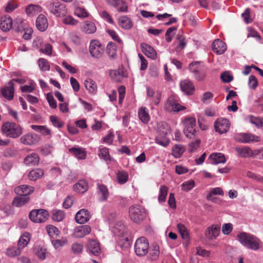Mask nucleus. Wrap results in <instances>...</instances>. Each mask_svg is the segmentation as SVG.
Masks as SVG:
<instances>
[{
    "label": "nucleus",
    "mask_w": 263,
    "mask_h": 263,
    "mask_svg": "<svg viewBox=\"0 0 263 263\" xmlns=\"http://www.w3.org/2000/svg\"><path fill=\"white\" fill-rule=\"evenodd\" d=\"M237 237L240 243L249 249L257 251L260 247L261 241L252 234L242 232L238 234Z\"/></svg>",
    "instance_id": "f257e3e1"
},
{
    "label": "nucleus",
    "mask_w": 263,
    "mask_h": 263,
    "mask_svg": "<svg viewBox=\"0 0 263 263\" xmlns=\"http://www.w3.org/2000/svg\"><path fill=\"white\" fill-rule=\"evenodd\" d=\"M2 133L8 137L16 138L23 133V128L14 122H6L1 127Z\"/></svg>",
    "instance_id": "f03ea898"
},
{
    "label": "nucleus",
    "mask_w": 263,
    "mask_h": 263,
    "mask_svg": "<svg viewBox=\"0 0 263 263\" xmlns=\"http://www.w3.org/2000/svg\"><path fill=\"white\" fill-rule=\"evenodd\" d=\"M189 70L194 74V78L198 81H202L206 76L207 69L198 61L192 62L189 65Z\"/></svg>",
    "instance_id": "7ed1b4c3"
},
{
    "label": "nucleus",
    "mask_w": 263,
    "mask_h": 263,
    "mask_svg": "<svg viewBox=\"0 0 263 263\" xmlns=\"http://www.w3.org/2000/svg\"><path fill=\"white\" fill-rule=\"evenodd\" d=\"M129 215L130 219L134 222L139 223L146 216L145 210L139 205H134L129 209Z\"/></svg>",
    "instance_id": "20e7f679"
},
{
    "label": "nucleus",
    "mask_w": 263,
    "mask_h": 263,
    "mask_svg": "<svg viewBox=\"0 0 263 263\" xmlns=\"http://www.w3.org/2000/svg\"><path fill=\"white\" fill-rule=\"evenodd\" d=\"M184 126L183 133L186 137L193 138L196 137V121L195 118L186 117L182 121Z\"/></svg>",
    "instance_id": "39448f33"
},
{
    "label": "nucleus",
    "mask_w": 263,
    "mask_h": 263,
    "mask_svg": "<svg viewBox=\"0 0 263 263\" xmlns=\"http://www.w3.org/2000/svg\"><path fill=\"white\" fill-rule=\"evenodd\" d=\"M46 7L50 13L58 17L64 16L67 13L65 5L58 1L47 3Z\"/></svg>",
    "instance_id": "423d86ee"
},
{
    "label": "nucleus",
    "mask_w": 263,
    "mask_h": 263,
    "mask_svg": "<svg viewBox=\"0 0 263 263\" xmlns=\"http://www.w3.org/2000/svg\"><path fill=\"white\" fill-rule=\"evenodd\" d=\"M49 216L48 212L44 209L33 210L30 212V219L35 223H41L46 221Z\"/></svg>",
    "instance_id": "0eeeda50"
},
{
    "label": "nucleus",
    "mask_w": 263,
    "mask_h": 263,
    "mask_svg": "<svg viewBox=\"0 0 263 263\" xmlns=\"http://www.w3.org/2000/svg\"><path fill=\"white\" fill-rule=\"evenodd\" d=\"M134 247L136 255L139 256H143L148 252V241L145 237H141L137 239Z\"/></svg>",
    "instance_id": "6e6552de"
},
{
    "label": "nucleus",
    "mask_w": 263,
    "mask_h": 263,
    "mask_svg": "<svg viewBox=\"0 0 263 263\" xmlns=\"http://www.w3.org/2000/svg\"><path fill=\"white\" fill-rule=\"evenodd\" d=\"M89 51L93 58L100 59L104 54V49L99 41L92 40L90 43Z\"/></svg>",
    "instance_id": "1a4fd4ad"
},
{
    "label": "nucleus",
    "mask_w": 263,
    "mask_h": 263,
    "mask_svg": "<svg viewBox=\"0 0 263 263\" xmlns=\"http://www.w3.org/2000/svg\"><path fill=\"white\" fill-rule=\"evenodd\" d=\"M177 98L174 96L170 97L165 103L164 108L169 112H178L185 109V107L177 102Z\"/></svg>",
    "instance_id": "9d476101"
},
{
    "label": "nucleus",
    "mask_w": 263,
    "mask_h": 263,
    "mask_svg": "<svg viewBox=\"0 0 263 263\" xmlns=\"http://www.w3.org/2000/svg\"><path fill=\"white\" fill-rule=\"evenodd\" d=\"M230 126L229 121L226 118H219L214 122V127L216 132L220 134L228 132Z\"/></svg>",
    "instance_id": "9b49d317"
},
{
    "label": "nucleus",
    "mask_w": 263,
    "mask_h": 263,
    "mask_svg": "<svg viewBox=\"0 0 263 263\" xmlns=\"http://www.w3.org/2000/svg\"><path fill=\"white\" fill-rule=\"evenodd\" d=\"M40 140V136L35 134H26L20 138L21 143L28 145L36 144Z\"/></svg>",
    "instance_id": "f8f14e48"
},
{
    "label": "nucleus",
    "mask_w": 263,
    "mask_h": 263,
    "mask_svg": "<svg viewBox=\"0 0 263 263\" xmlns=\"http://www.w3.org/2000/svg\"><path fill=\"white\" fill-rule=\"evenodd\" d=\"M181 90L187 95H192L195 91V86L192 81L189 80H182L180 82Z\"/></svg>",
    "instance_id": "ddd939ff"
},
{
    "label": "nucleus",
    "mask_w": 263,
    "mask_h": 263,
    "mask_svg": "<svg viewBox=\"0 0 263 263\" xmlns=\"http://www.w3.org/2000/svg\"><path fill=\"white\" fill-rule=\"evenodd\" d=\"M13 24V20L10 16L4 15L0 18V29L4 32H8L12 29Z\"/></svg>",
    "instance_id": "4468645a"
},
{
    "label": "nucleus",
    "mask_w": 263,
    "mask_h": 263,
    "mask_svg": "<svg viewBox=\"0 0 263 263\" xmlns=\"http://www.w3.org/2000/svg\"><path fill=\"white\" fill-rule=\"evenodd\" d=\"M220 231V227L218 224H213L208 228L205 232L206 238L210 240L215 239L219 235Z\"/></svg>",
    "instance_id": "2eb2a0df"
},
{
    "label": "nucleus",
    "mask_w": 263,
    "mask_h": 263,
    "mask_svg": "<svg viewBox=\"0 0 263 263\" xmlns=\"http://www.w3.org/2000/svg\"><path fill=\"white\" fill-rule=\"evenodd\" d=\"M141 48L142 52L147 57L152 60L157 59V52L151 46L146 43H142L141 44Z\"/></svg>",
    "instance_id": "dca6fc26"
},
{
    "label": "nucleus",
    "mask_w": 263,
    "mask_h": 263,
    "mask_svg": "<svg viewBox=\"0 0 263 263\" xmlns=\"http://www.w3.org/2000/svg\"><path fill=\"white\" fill-rule=\"evenodd\" d=\"M212 49L217 54H222L226 51L227 45L222 41L217 39L213 43Z\"/></svg>",
    "instance_id": "f3484780"
},
{
    "label": "nucleus",
    "mask_w": 263,
    "mask_h": 263,
    "mask_svg": "<svg viewBox=\"0 0 263 263\" xmlns=\"http://www.w3.org/2000/svg\"><path fill=\"white\" fill-rule=\"evenodd\" d=\"M34 191V188L30 185L23 184L16 187L14 189V192L17 195H27L29 196Z\"/></svg>",
    "instance_id": "a211bd4d"
},
{
    "label": "nucleus",
    "mask_w": 263,
    "mask_h": 263,
    "mask_svg": "<svg viewBox=\"0 0 263 263\" xmlns=\"http://www.w3.org/2000/svg\"><path fill=\"white\" fill-rule=\"evenodd\" d=\"M147 97L151 99L153 103L157 105L159 104L161 97V93L158 91H155L151 87L146 88Z\"/></svg>",
    "instance_id": "6ab92c4d"
},
{
    "label": "nucleus",
    "mask_w": 263,
    "mask_h": 263,
    "mask_svg": "<svg viewBox=\"0 0 263 263\" xmlns=\"http://www.w3.org/2000/svg\"><path fill=\"white\" fill-rule=\"evenodd\" d=\"M90 218L89 212L87 210L82 209L80 210L75 216V219L77 222L82 224L88 221Z\"/></svg>",
    "instance_id": "aec40b11"
},
{
    "label": "nucleus",
    "mask_w": 263,
    "mask_h": 263,
    "mask_svg": "<svg viewBox=\"0 0 263 263\" xmlns=\"http://www.w3.org/2000/svg\"><path fill=\"white\" fill-rule=\"evenodd\" d=\"M48 26L47 18L43 14H40L36 21V26L37 29L41 31H45Z\"/></svg>",
    "instance_id": "412c9836"
},
{
    "label": "nucleus",
    "mask_w": 263,
    "mask_h": 263,
    "mask_svg": "<svg viewBox=\"0 0 263 263\" xmlns=\"http://www.w3.org/2000/svg\"><path fill=\"white\" fill-rule=\"evenodd\" d=\"M91 230L90 227L88 225L80 226L75 229L74 235L77 238H82L89 234Z\"/></svg>",
    "instance_id": "4be33fe9"
},
{
    "label": "nucleus",
    "mask_w": 263,
    "mask_h": 263,
    "mask_svg": "<svg viewBox=\"0 0 263 263\" xmlns=\"http://www.w3.org/2000/svg\"><path fill=\"white\" fill-rule=\"evenodd\" d=\"M97 193L100 196V200L106 201L109 195V192L107 186L103 184L97 183Z\"/></svg>",
    "instance_id": "5701e85b"
},
{
    "label": "nucleus",
    "mask_w": 263,
    "mask_h": 263,
    "mask_svg": "<svg viewBox=\"0 0 263 263\" xmlns=\"http://www.w3.org/2000/svg\"><path fill=\"white\" fill-rule=\"evenodd\" d=\"M88 248L89 251L95 256L99 255L101 253L100 243L95 240H92L89 241Z\"/></svg>",
    "instance_id": "b1692460"
},
{
    "label": "nucleus",
    "mask_w": 263,
    "mask_h": 263,
    "mask_svg": "<svg viewBox=\"0 0 263 263\" xmlns=\"http://www.w3.org/2000/svg\"><path fill=\"white\" fill-rule=\"evenodd\" d=\"M14 90V83L12 82H9V86L2 89V95L4 98L11 100L13 98Z\"/></svg>",
    "instance_id": "393cba45"
},
{
    "label": "nucleus",
    "mask_w": 263,
    "mask_h": 263,
    "mask_svg": "<svg viewBox=\"0 0 263 263\" xmlns=\"http://www.w3.org/2000/svg\"><path fill=\"white\" fill-rule=\"evenodd\" d=\"M40 161V158L36 153H31L27 156L24 160V162L27 165H37Z\"/></svg>",
    "instance_id": "a878e982"
},
{
    "label": "nucleus",
    "mask_w": 263,
    "mask_h": 263,
    "mask_svg": "<svg viewBox=\"0 0 263 263\" xmlns=\"http://www.w3.org/2000/svg\"><path fill=\"white\" fill-rule=\"evenodd\" d=\"M119 25L123 29H130L133 27V22L127 16L120 17L118 20Z\"/></svg>",
    "instance_id": "bb28decb"
},
{
    "label": "nucleus",
    "mask_w": 263,
    "mask_h": 263,
    "mask_svg": "<svg viewBox=\"0 0 263 263\" xmlns=\"http://www.w3.org/2000/svg\"><path fill=\"white\" fill-rule=\"evenodd\" d=\"M235 151L238 154V156L241 157L247 158L251 157L253 155L252 149L247 146L245 147H236Z\"/></svg>",
    "instance_id": "cd10ccee"
},
{
    "label": "nucleus",
    "mask_w": 263,
    "mask_h": 263,
    "mask_svg": "<svg viewBox=\"0 0 263 263\" xmlns=\"http://www.w3.org/2000/svg\"><path fill=\"white\" fill-rule=\"evenodd\" d=\"M240 139L239 141L243 143H250L251 142H258L260 138L258 136H254L251 134H242L240 135Z\"/></svg>",
    "instance_id": "c85d7f7f"
},
{
    "label": "nucleus",
    "mask_w": 263,
    "mask_h": 263,
    "mask_svg": "<svg viewBox=\"0 0 263 263\" xmlns=\"http://www.w3.org/2000/svg\"><path fill=\"white\" fill-rule=\"evenodd\" d=\"M12 202V204L16 207H20L27 203L30 198L27 195H17Z\"/></svg>",
    "instance_id": "c756f323"
},
{
    "label": "nucleus",
    "mask_w": 263,
    "mask_h": 263,
    "mask_svg": "<svg viewBox=\"0 0 263 263\" xmlns=\"http://www.w3.org/2000/svg\"><path fill=\"white\" fill-rule=\"evenodd\" d=\"M44 174V171L39 168H35L31 171L28 174V178L31 181H35L41 178Z\"/></svg>",
    "instance_id": "7c9ffc66"
},
{
    "label": "nucleus",
    "mask_w": 263,
    "mask_h": 263,
    "mask_svg": "<svg viewBox=\"0 0 263 263\" xmlns=\"http://www.w3.org/2000/svg\"><path fill=\"white\" fill-rule=\"evenodd\" d=\"M97 30L95 24L91 21H85L82 27V31L86 33L91 34L95 33Z\"/></svg>",
    "instance_id": "2f4dec72"
},
{
    "label": "nucleus",
    "mask_w": 263,
    "mask_h": 263,
    "mask_svg": "<svg viewBox=\"0 0 263 263\" xmlns=\"http://www.w3.org/2000/svg\"><path fill=\"white\" fill-rule=\"evenodd\" d=\"M209 158L212 160V163L213 164H218L220 163H224L226 162L225 157L221 153H213L210 155Z\"/></svg>",
    "instance_id": "473e14b6"
},
{
    "label": "nucleus",
    "mask_w": 263,
    "mask_h": 263,
    "mask_svg": "<svg viewBox=\"0 0 263 263\" xmlns=\"http://www.w3.org/2000/svg\"><path fill=\"white\" fill-rule=\"evenodd\" d=\"M88 183L84 180L79 181L78 183H76L73 186L74 190L80 193H84L85 192L88 190Z\"/></svg>",
    "instance_id": "72a5a7b5"
},
{
    "label": "nucleus",
    "mask_w": 263,
    "mask_h": 263,
    "mask_svg": "<svg viewBox=\"0 0 263 263\" xmlns=\"http://www.w3.org/2000/svg\"><path fill=\"white\" fill-rule=\"evenodd\" d=\"M107 53L111 60L115 59L117 57L116 46L115 43L109 42L106 47Z\"/></svg>",
    "instance_id": "f704fd0d"
},
{
    "label": "nucleus",
    "mask_w": 263,
    "mask_h": 263,
    "mask_svg": "<svg viewBox=\"0 0 263 263\" xmlns=\"http://www.w3.org/2000/svg\"><path fill=\"white\" fill-rule=\"evenodd\" d=\"M138 116L140 120L144 123H147L150 120V117L146 111V108L142 107L138 111Z\"/></svg>",
    "instance_id": "c9c22d12"
},
{
    "label": "nucleus",
    "mask_w": 263,
    "mask_h": 263,
    "mask_svg": "<svg viewBox=\"0 0 263 263\" xmlns=\"http://www.w3.org/2000/svg\"><path fill=\"white\" fill-rule=\"evenodd\" d=\"M84 85L89 92L94 93L97 90L96 83L91 79H87L84 81Z\"/></svg>",
    "instance_id": "e433bc0d"
},
{
    "label": "nucleus",
    "mask_w": 263,
    "mask_h": 263,
    "mask_svg": "<svg viewBox=\"0 0 263 263\" xmlns=\"http://www.w3.org/2000/svg\"><path fill=\"white\" fill-rule=\"evenodd\" d=\"M12 29L15 31L19 32L25 30L24 25V20L20 17L16 18L14 20L13 26L12 25Z\"/></svg>",
    "instance_id": "4c0bfd02"
},
{
    "label": "nucleus",
    "mask_w": 263,
    "mask_h": 263,
    "mask_svg": "<svg viewBox=\"0 0 263 263\" xmlns=\"http://www.w3.org/2000/svg\"><path fill=\"white\" fill-rule=\"evenodd\" d=\"M30 239V237L29 233L27 232L24 233L21 236L18 241V247L21 249L25 248L28 245Z\"/></svg>",
    "instance_id": "58836bf2"
},
{
    "label": "nucleus",
    "mask_w": 263,
    "mask_h": 263,
    "mask_svg": "<svg viewBox=\"0 0 263 263\" xmlns=\"http://www.w3.org/2000/svg\"><path fill=\"white\" fill-rule=\"evenodd\" d=\"M46 230L49 236L52 239H55L58 237L60 234V232L59 229L52 225H48L46 227Z\"/></svg>",
    "instance_id": "ea45409f"
},
{
    "label": "nucleus",
    "mask_w": 263,
    "mask_h": 263,
    "mask_svg": "<svg viewBox=\"0 0 263 263\" xmlns=\"http://www.w3.org/2000/svg\"><path fill=\"white\" fill-rule=\"evenodd\" d=\"M69 152L79 159H84L85 158V152L81 148L72 147L69 149Z\"/></svg>",
    "instance_id": "a19ab883"
},
{
    "label": "nucleus",
    "mask_w": 263,
    "mask_h": 263,
    "mask_svg": "<svg viewBox=\"0 0 263 263\" xmlns=\"http://www.w3.org/2000/svg\"><path fill=\"white\" fill-rule=\"evenodd\" d=\"M159 247L157 244H153L149 250V255L151 260H156L159 255Z\"/></svg>",
    "instance_id": "79ce46f5"
},
{
    "label": "nucleus",
    "mask_w": 263,
    "mask_h": 263,
    "mask_svg": "<svg viewBox=\"0 0 263 263\" xmlns=\"http://www.w3.org/2000/svg\"><path fill=\"white\" fill-rule=\"evenodd\" d=\"M185 151L184 146L180 144H176L173 148V155L176 158L181 157Z\"/></svg>",
    "instance_id": "37998d69"
},
{
    "label": "nucleus",
    "mask_w": 263,
    "mask_h": 263,
    "mask_svg": "<svg viewBox=\"0 0 263 263\" xmlns=\"http://www.w3.org/2000/svg\"><path fill=\"white\" fill-rule=\"evenodd\" d=\"M128 178V174L124 171H119L117 174V181L119 184H123L125 183Z\"/></svg>",
    "instance_id": "c03bdc74"
},
{
    "label": "nucleus",
    "mask_w": 263,
    "mask_h": 263,
    "mask_svg": "<svg viewBox=\"0 0 263 263\" xmlns=\"http://www.w3.org/2000/svg\"><path fill=\"white\" fill-rule=\"evenodd\" d=\"M168 189L165 185H161L160 188L158 196V201L160 203L165 202L167 195Z\"/></svg>",
    "instance_id": "a18cd8bd"
},
{
    "label": "nucleus",
    "mask_w": 263,
    "mask_h": 263,
    "mask_svg": "<svg viewBox=\"0 0 263 263\" xmlns=\"http://www.w3.org/2000/svg\"><path fill=\"white\" fill-rule=\"evenodd\" d=\"M37 64L40 69L42 71H49L50 65L47 60L44 58H40L37 61Z\"/></svg>",
    "instance_id": "49530a36"
},
{
    "label": "nucleus",
    "mask_w": 263,
    "mask_h": 263,
    "mask_svg": "<svg viewBox=\"0 0 263 263\" xmlns=\"http://www.w3.org/2000/svg\"><path fill=\"white\" fill-rule=\"evenodd\" d=\"M158 128L159 132L158 135H161L162 137H166L170 129V127L166 123H162L159 125Z\"/></svg>",
    "instance_id": "de8ad7c7"
},
{
    "label": "nucleus",
    "mask_w": 263,
    "mask_h": 263,
    "mask_svg": "<svg viewBox=\"0 0 263 263\" xmlns=\"http://www.w3.org/2000/svg\"><path fill=\"white\" fill-rule=\"evenodd\" d=\"M65 217L64 213L63 211L60 210H55L53 211L52 218L54 221H61Z\"/></svg>",
    "instance_id": "09e8293b"
},
{
    "label": "nucleus",
    "mask_w": 263,
    "mask_h": 263,
    "mask_svg": "<svg viewBox=\"0 0 263 263\" xmlns=\"http://www.w3.org/2000/svg\"><path fill=\"white\" fill-rule=\"evenodd\" d=\"M110 78L116 82H120L123 78V76L118 70H111L109 72Z\"/></svg>",
    "instance_id": "8fccbe9b"
},
{
    "label": "nucleus",
    "mask_w": 263,
    "mask_h": 263,
    "mask_svg": "<svg viewBox=\"0 0 263 263\" xmlns=\"http://www.w3.org/2000/svg\"><path fill=\"white\" fill-rule=\"evenodd\" d=\"M177 229L183 239H186L189 238V232L184 224L178 223L177 224Z\"/></svg>",
    "instance_id": "3c124183"
},
{
    "label": "nucleus",
    "mask_w": 263,
    "mask_h": 263,
    "mask_svg": "<svg viewBox=\"0 0 263 263\" xmlns=\"http://www.w3.org/2000/svg\"><path fill=\"white\" fill-rule=\"evenodd\" d=\"M74 14L79 17L85 18L89 16L88 12L83 7H78L74 10Z\"/></svg>",
    "instance_id": "603ef678"
},
{
    "label": "nucleus",
    "mask_w": 263,
    "mask_h": 263,
    "mask_svg": "<svg viewBox=\"0 0 263 263\" xmlns=\"http://www.w3.org/2000/svg\"><path fill=\"white\" fill-rule=\"evenodd\" d=\"M201 141L199 139H196L194 141H192L189 144V151L192 153L198 149L199 147Z\"/></svg>",
    "instance_id": "864d4df0"
},
{
    "label": "nucleus",
    "mask_w": 263,
    "mask_h": 263,
    "mask_svg": "<svg viewBox=\"0 0 263 263\" xmlns=\"http://www.w3.org/2000/svg\"><path fill=\"white\" fill-rule=\"evenodd\" d=\"M67 243V240L65 238H63L61 239H53L52 240V244L55 249H58L60 247H63Z\"/></svg>",
    "instance_id": "5fc2aeb1"
},
{
    "label": "nucleus",
    "mask_w": 263,
    "mask_h": 263,
    "mask_svg": "<svg viewBox=\"0 0 263 263\" xmlns=\"http://www.w3.org/2000/svg\"><path fill=\"white\" fill-rule=\"evenodd\" d=\"M156 142L163 146H166L168 143V139L166 137H162L161 135L157 136L155 138Z\"/></svg>",
    "instance_id": "6e6d98bb"
},
{
    "label": "nucleus",
    "mask_w": 263,
    "mask_h": 263,
    "mask_svg": "<svg viewBox=\"0 0 263 263\" xmlns=\"http://www.w3.org/2000/svg\"><path fill=\"white\" fill-rule=\"evenodd\" d=\"M83 250V246L79 243H73L71 245V251L75 254H81Z\"/></svg>",
    "instance_id": "4d7b16f0"
},
{
    "label": "nucleus",
    "mask_w": 263,
    "mask_h": 263,
    "mask_svg": "<svg viewBox=\"0 0 263 263\" xmlns=\"http://www.w3.org/2000/svg\"><path fill=\"white\" fill-rule=\"evenodd\" d=\"M21 253V249L18 247H14L7 250V254L11 257H14L20 255Z\"/></svg>",
    "instance_id": "13d9d810"
},
{
    "label": "nucleus",
    "mask_w": 263,
    "mask_h": 263,
    "mask_svg": "<svg viewBox=\"0 0 263 263\" xmlns=\"http://www.w3.org/2000/svg\"><path fill=\"white\" fill-rule=\"evenodd\" d=\"M224 193L223 190L220 187H215L212 189L206 196V199H211L212 196L214 195H223Z\"/></svg>",
    "instance_id": "bf43d9fd"
},
{
    "label": "nucleus",
    "mask_w": 263,
    "mask_h": 263,
    "mask_svg": "<svg viewBox=\"0 0 263 263\" xmlns=\"http://www.w3.org/2000/svg\"><path fill=\"white\" fill-rule=\"evenodd\" d=\"M50 120L53 125L58 128L63 127L64 123L57 116H51L50 117Z\"/></svg>",
    "instance_id": "052dcab7"
},
{
    "label": "nucleus",
    "mask_w": 263,
    "mask_h": 263,
    "mask_svg": "<svg viewBox=\"0 0 263 263\" xmlns=\"http://www.w3.org/2000/svg\"><path fill=\"white\" fill-rule=\"evenodd\" d=\"M99 156L106 161L109 160L110 155L108 149L106 147L101 148L99 153Z\"/></svg>",
    "instance_id": "680f3d73"
},
{
    "label": "nucleus",
    "mask_w": 263,
    "mask_h": 263,
    "mask_svg": "<svg viewBox=\"0 0 263 263\" xmlns=\"http://www.w3.org/2000/svg\"><path fill=\"white\" fill-rule=\"evenodd\" d=\"M248 85L251 89H255L258 86V81L254 76H250L249 78Z\"/></svg>",
    "instance_id": "e2e57ef3"
},
{
    "label": "nucleus",
    "mask_w": 263,
    "mask_h": 263,
    "mask_svg": "<svg viewBox=\"0 0 263 263\" xmlns=\"http://www.w3.org/2000/svg\"><path fill=\"white\" fill-rule=\"evenodd\" d=\"M195 186V182L193 180L187 181L181 185L182 190L187 192L192 189Z\"/></svg>",
    "instance_id": "0e129e2a"
},
{
    "label": "nucleus",
    "mask_w": 263,
    "mask_h": 263,
    "mask_svg": "<svg viewBox=\"0 0 263 263\" xmlns=\"http://www.w3.org/2000/svg\"><path fill=\"white\" fill-rule=\"evenodd\" d=\"M47 100L49 104V106L52 108H56L57 107V101L54 99L51 93L49 92L47 94Z\"/></svg>",
    "instance_id": "69168bd1"
},
{
    "label": "nucleus",
    "mask_w": 263,
    "mask_h": 263,
    "mask_svg": "<svg viewBox=\"0 0 263 263\" xmlns=\"http://www.w3.org/2000/svg\"><path fill=\"white\" fill-rule=\"evenodd\" d=\"M233 230V226L231 223H224L222 227V233L225 235L229 234Z\"/></svg>",
    "instance_id": "338daca9"
},
{
    "label": "nucleus",
    "mask_w": 263,
    "mask_h": 263,
    "mask_svg": "<svg viewBox=\"0 0 263 263\" xmlns=\"http://www.w3.org/2000/svg\"><path fill=\"white\" fill-rule=\"evenodd\" d=\"M100 16L103 18L104 20L108 22L109 23L113 24L114 23V22L112 18V17L110 16L109 14L106 11H103L100 12Z\"/></svg>",
    "instance_id": "774afa93"
}]
</instances>
